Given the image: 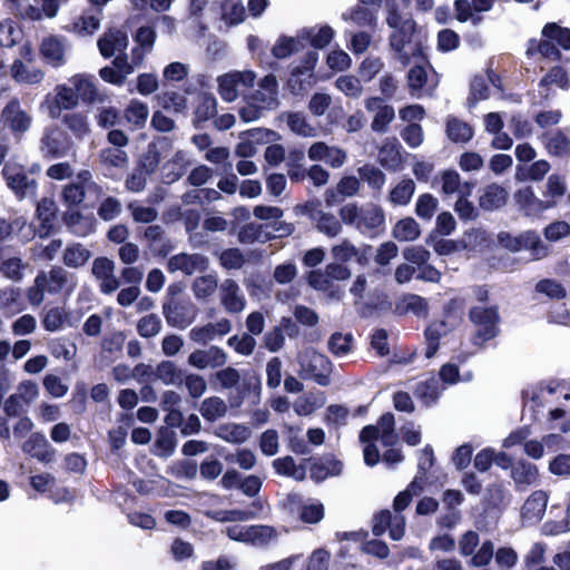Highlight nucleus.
<instances>
[{"label": "nucleus", "mask_w": 570, "mask_h": 570, "mask_svg": "<svg viewBox=\"0 0 570 570\" xmlns=\"http://www.w3.org/2000/svg\"><path fill=\"white\" fill-rule=\"evenodd\" d=\"M68 321V314L65 308L56 306L43 313L42 325L49 332L61 331Z\"/></svg>", "instance_id": "obj_57"}, {"label": "nucleus", "mask_w": 570, "mask_h": 570, "mask_svg": "<svg viewBox=\"0 0 570 570\" xmlns=\"http://www.w3.org/2000/svg\"><path fill=\"white\" fill-rule=\"evenodd\" d=\"M273 466L278 474L293 478L296 481H303L306 476L305 469L297 466L294 459L289 455L274 460Z\"/></svg>", "instance_id": "obj_53"}, {"label": "nucleus", "mask_w": 570, "mask_h": 570, "mask_svg": "<svg viewBox=\"0 0 570 570\" xmlns=\"http://www.w3.org/2000/svg\"><path fill=\"white\" fill-rule=\"evenodd\" d=\"M36 214L37 218L41 222L38 229V235L40 237H46L50 233L52 222L55 220L56 216V204L53 199L42 198L37 205Z\"/></svg>", "instance_id": "obj_38"}, {"label": "nucleus", "mask_w": 570, "mask_h": 570, "mask_svg": "<svg viewBox=\"0 0 570 570\" xmlns=\"http://www.w3.org/2000/svg\"><path fill=\"white\" fill-rule=\"evenodd\" d=\"M414 191V181L412 179H403L390 191V200L396 206H404L410 203Z\"/></svg>", "instance_id": "obj_59"}, {"label": "nucleus", "mask_w": 570, "mask_h": 570, "mask_svg": "<svg viewBox=\"0 0 570 570\" xmlns=\"http://www.w3.org/2000/svg\"><path fill=\"white\" fill-rule=\"evenodd\" d=\"M0 122L13 135L21 136L29 130L32 116L22 108L18 98H11L1 111Z\"/></svg>", "instance_id": "obj_8"}, {"label": "nucleus", "mask_w": 570, "mask_h": 570, "mask_svg": "<svg viewBox=\"0 0 570 570\" xmlns=\"http://www.w3.org/2000/svg\"><path fill=\"white\" fill-rule=\"evenodd\" d=\"M3 176L7 181V186L19 199L36 196L37 181L29 178L20 165L16 163L6 164L3 168Z\"/></svg>", "instance_id": "obj_10"}, {"label": "nucleus", "mask_w": 570, "mask_h": 570, "mask_svg": "<svg viewBox=\"0 0 570 570\" xmlns=\"http://www.w3.org/2000/svg\"><path fill=\"white\" fill-rule=\"evenodd\" d=\"M91 253L81 244H72L68 246L63 253V264L71 268H78L83 266L89 258Z\"/></svg>", "instance_id": "obj_52"}, {"label": "nucleus", "mask_w": 570, "mask_h": 570, "mask_svg": "<svg viewBox=\"0 0 570 570\" xmlns=\"http://www.w3.org/2000/svg\"><path fill=\"white\" fill-rule=\"evenodd\" d=\"M342 463L336 460H325L313 463L309 470L311 479L322 482L328 476H335L342 472Z\"/></svg>", "instance_id": "obj_49"}, {"label": "nucleus", "mask_w": 570, "mask_h": 570, "mask_svg": "<svg viewBox=\"0 0 570 570\" xmlns=\"http://www.w3.org/2000/svg\"><path fill=\"white\" fill-rule=\"evenodd\" d=\"M224 460L229 464H237L243 470H252L257 462L256 454L249 449H238L227 453Z\"/></svg>", "instance_id": "obj_62"}, {"label": "nucleus", "mask_w": 570, "mask_h": 570, "mask_svg": "<svg viewBox=\"0 0 570 570\" xmlns=\"http://www.w3.org/2000/svg\"><path fill=\"white\" fill-rule=\"evenodd\" d=\"M28 267L19 257H4L3 249H0V273L14 282H19L23 277V271Z\"/></svg>", "instance_id": "obj_44"}, {"label": "nucleus", "mask_w": 570, "mask_h": 570, "mask_svg": "<svg viewBox=\"0 0 570 570\" xmlns=\"http://www.w3.org/2000/svg\"><path fill=\"white\" fill-rule=\"evenodd\" d=\"M451 331L450 326L445 321L433 322L425 331V356L428 358L433 357L440 345V340Z\"/></svg>", "instance_id": "obj_35"}, {"label": "nucleus", "mask_w": 570, "mask_h": 570, "mask_svg": "<svg viewBox=\"0 0 570 570\" xmlns=\"http://www.w3.org/2000/svg\"><path fill=\"white\" fill-rule=\"evenodd\" d=\"M100 27V19L96 16L83 13L68 30L78 36H89L96 32Z\"/></svg>", "instance_id": "obj_61"}, {"label": "nucleus", "mask_w": 570, "mask_h": 570, "mask_svg": "<svg viewBox=\"0 0 570 570\" xmlns=\"http://www.w3.org/2000/svg\"><path fill=\"white\" fill-rule=\"evenodd\" d=\"M304 47V41L299 37H279L273 46L272 53L277 59H284L299 51Z\"/></svg>", "instance_id": "obj_47"}, {"label": "nucleus", "mask_w": 570, "mask_h": 570, "mask_svg": "<svg viewBox=\"0 0 570 570\" xmlns=\"http://www.w3.org/2000/svg\"><path fill=\"white\" fill-rule=\"evenodd\" d=\"M298 363L302 371L309 374L320 385L330 384L332 363L325 355L307 348L299 354Z\"/></svg>", "instance_id": "obj_7"}, {"label": "nucleus", "mask_w": 570, "mask_h": 570, "mask_svg": "<svg viewBox=\"0 0 570 570\" xmlns=\"http://www.w3.org/2000/svg\"><path fill=\"white\" fill-rule=\"evenodd\" d=\"M335 31L330 26H321L313 28H305L299 32V37L309 40L314 48H325L334 38Z\"/></svg>", "instance_id": "obj_41"}, {"label": "nucleus", "mask_w": 570, "mask_h": 570, "mask_svg": "<svg viewBox=\"0 0 570 570\" xmlns=\"http://www.w3.org/2000/svg\"><path fill=\"white\" fill-rule=\"evenodd\" d=\"M385 223L384 210L376 204H366L361 207V216L357 222V229L361 232L375 230Z\"/></svg>", "instance_id": "obj_29"}, {"label": "nucleus", "mask_w": 570, "mask_h": 570, "mask_svg": "<svg viewBox=\"0 0 570 570\" xmlns=\"http://www.w3.org/2000/svg\"><path fill=\"white\" fill-rule=\"evenodd\" d=\"M278 82L274 75H267L258 81V87L245 97V106L240 108L239 116L246 122L257 120L263 111L275 109L278 106Z\"/></svg>", "instance_id": "obj_3"}, {"label": "nucleus", "mask_w": 570, "mask_h": 570, "mask_svg": "<svg viewBox=\"0 0 570 570\" xmlns=\"http://www.w3.org/2000/svg\"><path fill=\"white\" fill-rule=\"evenodd\" d=\"M11 76L20 83L37 85L42 81L45 75L39 68L17 60L11 67Z\"/></svg>", "instance_id": "obj_34"}, {"label": "nucleus", "mask_w": 570, "mask_h": 570, "mask_svg": "<svg viewBox=\"0 0 570 570\" xmlns=\"http://www.w3.org/2000/svg\"><path fill=\"white\" fill-rule=\"evenodd\" d=\"M365 109L373 114L371 128L375 132H385L395 117L392 106L385 105L379 97H368L364 100Z\"/></svg>", "instance_id": "obj_17"}, {"label": "nucleus", "mask_w": 570, "mask_h": 570, "mask_svg": "<svg viewBox=\"0 0 570 570\" xmlns=\"http://www.w3.org/2000/svg\"><path fill=\"white\" fill-rule=\"evenodd\" d=\"M246 18V10L239 0H223L220 2V19L227 26H237Z\"/></svg>", "instance_id": "obj_42"}, {"label": "nucleus", "mask_w": 570, "mask_h": 570, "mask_svg": "<svg viewBox=\"0 0 570 570\" xmlns=\"http://www.w3.org/2000/svg\"><path fill=\"white\" fill-rule=\"evenodd\" d=\"M345 21H352L358 27L373 26L375 17L373 12L362 6H356L342 14Z\"/></svg>", "instance_id": "obj_63"}, {"label": "nucleus", "mask_w": 570, "mask_h": 570, "mask_svg": "<svg viewBox=\"0 0 570 570\" xmlns=\"http://www.w3.org/2000/svg\"><path fill=\"white\" fill-rule=\"evenodd\" d=\"M148 115V106L136 99H132L125 109L126 120L135 128H141L146 124Z\"/></svg>", "instance_id": "obj_54"}, {"label": "nucleus", "mask_w": 570, "mask_h": 570, "mask_svg": "<svg viewBox=\"0 0 570 570\" xmlns=\"http://www.w3.org/2000/svg\"><path fill=\"white\" fill-rule=\"evenodd\" d=\"M230 331V321L226 317H222L217 322L193 327L189 331V338L195 343L205 345L218 337L227 335Z\"/></svg>", "instance_id": "obj_20"}, {"label": "nucleus", "mask_w": 570, "mask_h": 570, "mask_svg": "<svg viewBox=\"0 0 570 570\" xmlns=\"http://www.w3.org/2000/svg\"><path fill=\"white\" fill-rule=\"evenodd\" d=\"M386 21L391 28L396 29L390 39L395 59L405 67L412 57L421 58L422 45L415 37V22L411 19L402 20L395 11L390 12Z\"/></svg>", "instance_id": "obj_1"}, {"label": "nucleus", "mask_w": 570, "mask_h": 570, "mask_svg": "<svg viewBox=\"0 0 570 570\" xmlns=\"http://www.w3.org/2000/svg\"><path fill=\"white\" fill-rule=\"evenodd\" d=\"M76 286L77 281L72 274L61 267H52L37 274L33 284L27 291V298L32 306H39L45 301V294H70Z\"/></svg>", "instance_id": "obj_2"}, {"label": "nucleus", "mask_w": 570, "mask_h": 570, "mask_svg": "<svg viewBox=\"0 0 570 570\" xmlns=\"http://www.w3.org/2000/svg\"><path fill=\"white\" fill-rule=\"evenodd\" d=\"M55 92L53 100L47 96L41 104V107L47 108L49 116L53 119L60 116L62 109H71L78 105V97L72 87L58 85Z\"/></svg>", "instance_id": "obj_18"}, {"label": "nucleus", "mask_w": 570, "mask_h": 570, "mask_svg": "<svg viewBox=\"0 0 570 570\" xmlns=\"http://www.w3.org/2000/svg\"><path fill=\"white\" fill-rule=\"evenodd\" d=\"M279 531L271 525H249V543L263 547L278 539Z\"/></svg>", "instance_id": "obj_51"}, {"label": "nucleus", "mask_w": 570, "mask_h": 570, "mask_svg": "<svg viewBox=\"0 0 570 570\" xmlns=\"http://www.w3.org/2000/svg\"><path fill=\"white\" fill-rule=\"evenodd\" d=\"M98 48L105 58L121 55L128 47V37L120 30H110L98 40Z\"/></svg>", "instance_id": "obj_26"}, {"label": "nucleus", "mask_w": 570, "mask_h": 570, "mask_svg": "<svg viewBox=\"0 0 570 570\" xmlns=\"http://www.w3.org/2000/svg\"><path fill=\"white\" fill-rule=\"evenodd\" d=\"M307 156L313 161H325L332 168L342 167L347 158L346 151L336 146H328L323 141H316L311 145Z\"/></svg>", "instance_id": "obj_19"}, {"label": "nucleus", "mask_w": 570, "mask_h": 570, "mask_svg": "<svg viewBox=\"0 0 570 570\" xmlns=\"http://www.w3.org/2000/svg\"><path fill=\"white\" fill-rule=\"evenodd\" d=\"M325 404V395L321 391H309L298 396L293 409L299 416H307L313 414L316 410L323 407Z\"/></svg>", "instance_id": "obj_30"}, {"label": "nucleus", "mask_w": 570, "mask_h": 570, "mask_svg": "<svg viewBox=\"0 0 570 570\" xmlns=\"http://www.w3.org/2000/svg\"><path fill=\"white\" fill-rule=\"evenodd\" d=\"M228 406L219 396H210L205 399L199 407V412L207 421H216L226 415Z\"/></svg>", "instance_id": "obj_46"}, {"label": "nucleus", "mask_w": 570, "mask_h": 570, "mask_svg": "<svg viewBox=\"0 0 570 570\" xmlns=\"http://www.w3.org/2000/svg\"><path fill=\"white\" fill-rule=\"evenodd\" d=\"M401 145L395 138L386 139L380 150V163L389 169H397L402 164Z\"/></svg>", "instance_id": "obj_37"}, {"label": "nucleus", "mask_w": 570, "mask_h": 570, "mask_svg": "<svg viewBox=\"0 0 570 570\" xmlns=\"http://www.w3.org/2000/svg\"><path fill=\"white\" fill-rule=\"evenodd\" d=\"M309 219L315 223L316 229L327 237H336L342 232L340 219L331 213H311Z\"/></svg>", "instance_id": "obj_39"}, {"label": "nucleus", "mask_w": 570, "mask_h": 570, "mask_svg": "<svg viewBox=\"0 0 570 570\" xmlns=\"http://www.w3.org/2000/svg\"><path fill=\"white\" fill-rule=\"evenodd\" d=\"M188 364L197 370L207 367H220L227 363V354L218 346H210L207 350L194 351L187 360Z\"/></svg>", "instance_id": "obj_22"}, {"label": "nucleus", "mask_w": 570, "mask_h": 570, "mask_svg": "<svg viewBox=\"0 0 570 570\" xmlns=\"http://www.w3.org/2000/svg\"><path fill=\"white\" fill-rule=\"evenodd\" d=\"M511 478L518 487H530L539 480L538 468L525 461H520L512 466Z\"/></svg>", "instance_id": "obj_40"}, {"label": "nucleus", "mask_w": 570, "mask_h": 570, "mask_svg": "<svg viewBox=\"0 0 570 570\" xmlns=\"http://www.w3.org/2000/svg\"><path fill=\"white\" fill-rule=\"evenodd\" d=\"M373 533L381 535L389 531L390 538L401 540L405 532V518L399 513L392 514L391 511H381L373 518Z\"/></svg>", "instance_id": "obj_14"}, {"label": "nucleus", "mask_w": 570, "mask_h": 570, "mask_svg": "<svg viewBox=\"0 0 570 570\" xmlns=\"http://www.w3.org/2000/svg\"><path fill=\"white\" fill-rule=\"evenodd\" d=\"M448 137L454 142H466L473 137V129L464 121L450 118L446 122Z\"/></svg>", "instance_id": "obj_56"}, {"label": "nucleus", "mask_w": 570, "mask_h": 570, "mask_svg": "<svg viewBox=\"0 0 570 570\" xmlns=\"http://www.w3.org/2000/svg\"><path fill=\"white\" fill-rule=\"evenodd\" d=\"M480 535L472 530L464 532L459 540V552L462 557H471L469 566L472 568H484L490 564L493 559L494 544L490 540L481 543Z\"/></svg>", "instance_id": "obj_5"}, {"label": "nucleus", "mask_w": 570, "mask_h": 570, "mask_svg": "<svg viewBox=\"0 0 570 570\" xmlns=\"http://www.w3.org/2000/svg\"><path fill=\"white\" fill-rule=\"evenodd\" d=\"M421 234L419 224L412 217H405L399 220L393 227L392 235L400 242H411Z\"/></svg>", "instance_id": "obj_50"}, {"label": "nucleus", "mask_w": 570, "mask_h": 570, "mask_svg": "<svg viewBox=\"0 0 570 570\" xmlns=\"http://www.w3.org/2000/svg\"><path fill=\"white\" fill-rule=\"evenodd\" d=\"M219 289L218 278L214 274H207L196 277L191 283L194 296L203 302H207Z\"/></svg>", "instance_id": "obj_36"}, {"label": "nucleus", "mask_w": 570, "mask_h": 570, "mask_svg": "<svg viewBox=\"0 0 570 570\" xmlns=\"http://www.w3.org/2000/svg\"><path fill=\"white\" fill-rule=\"evenodd\" d=\"M561 441V438L556 434L547 435L542 439V442L537 440L527 441L523 445L524 452L528 456L539 460L544 454V446L550 448L552 444H557Z\"/></svg>", "instance_id": "obj_60"}, {"label": "nucleus", "mask_w": 570, "mask_h": 570, "mask_svg": "<svg viewBox=\"0 0 570 570\" xmlns=\"http://www.w3.org/2000/svg\"><path fill=\"white\" fill-rule=\"evenodd\" d=\"M68 50V40L63 37L55 35L43 38L40 45V53L43 60L56 68L62 66L66 62Z\"/></svg>", "instance_id": "obj_16"}, {"label": "nucleus", "mask_w": 570, "mask_h": 570, "mask_svg": "<svg viewBox=\"0 0 570 570\" xmlns=\"http://www.w3.org/2000/svg\"><path fill=\"white\" fill-rule=\"evenodd\" d=\"M543 144L550 155L567 156L570 154V139L561 131L547 132Z\"/></svg>", "instance_id": "obj_43"}, {"label": "nucleus", "mask_w": 570, "mask_h": 570, "mask_svg": "<svg viewBox=\"0 0 570 570\" xmlns=\"http://www.w3.org/2000/svg\"><path fill=\"white\" fill-rule=\"evenodd\" d=\"M209 267V259L198 253H180L169 258L167 269L169 273L183 272L185 275L202 273Z\"/></svg>", "instance_id": "obj_13"}, {"label": "nucleus", "mask_w": 570, "mask_h": 570, "mask_svg": "<svg viewBox=\"0 0 570 570\" xmlns=\"http://www.w3.org/2000/svg\"><path fill=\"white\" fill-rule=\"evenodd\" d=\"M256 73L253 70H232L217 77V91L220 98L233 102L256 81Z\"/></svg>", "instance_id": "obj_4"}, {"label": "nucleus", "mask_w": 570, "mask_h": 570, "mask_svg": "<svg viewBox=\"0 0 570 570\" xmlns=\"http://www.w3.org/2000/svg\"><path fill=\"white\" fill-rule=\"evenodd\" d=\"M38 395V386L31 381L22 382L17 392L4 402V411L8 415L20 414Z\"/></svg>", "instance_id": "obj_15"}, {"label": "nucleus", "mask_w": 570, "mask_h": 570, "mask_svg": "<svg viewBox=\"0 0 570 570\" xmlns=\"http://www.w3.org/2000/svg\"><path fill=\"white\" fill-rule=\"evenodd\" d=\"M325 515L324 504L315 499H308L301 505L299 520L307 524L320 523Z\"/></svg>", "instance_id": "obj_48"}, {"label": "nucleus", "mask_w": 570, "mask_h": 570, "mask_svg": "<svg viewBox=\"0 0 570 570\" xmlns=\"http://www.w3.org/2000/svg\"><path fill=\"white\" fill-rule=\"evenodd\" d=\"M508 195V190L503 186L492 183L481 190L479 205L485 210L498 209L505 205Z\"/></svg>", "instance_id": "obj_28"}, {"label": "nucleus", "mask_w": 570, "mask_h": 570, "mask_svg": "<svg viewBox=\"0 0 570 570\" xmlns=\"http://www.w3.org/2000/svg\"><path fill=\"white\" fill-rule=\"evenodd\" d=\"M542 37L551 39L564 50H570V29L554 22L547 23L542 29Z\"/></svg>", "instance_id": "obj_58"}, {"label": "nucleus", "mask_w": 570, "mask_h": 570, "mask_svg": "<svg viewBox=\"0 0 570 570\" xmlns=\"http://www.w3.org/2000/svg\"><path fill=\"white\" fill-rule=\"evenodd\" d=\"M70 145L57 127L47 128L41 139V150L49 157H61L68 154Z\"/></svg>", "instance_id": "obj_23"}, {"label": "nucleus", "mask_w": 570, "mask_h": 570, "mask_svg": "<svg viewBox=\"0 0 570 570\" xmlns=\"http://www.w3.org/2000/svg\"><path fill=\"white\" fill-rule=\"evenodd\" d=\"M281 119L298 136L312 138L317 135L316 128L309 124L307 117L302 112H284L281 115Z\"/></svg>", "instance_id": "obj_33"}, {"label": "nucleus", "mask_w": 570, "mask_h": 570, "mask_svg": "<svg viewBox=\"0 0 570 570\" xmlns=\"http://www.w3.org/2000/svg\"><path fill=\"white\" fill-rule=\"evenodd\" d=\"M214 434L225 442L243 444L252 438L253 432L245 424L228 422L216 426Z\"/></svg>", "instance_id": "obj_27"}, {"label": "nucleus", "mask_w": 570, "mask_h": 570, "mask_svg": "<svg viewBox=\"0 0 570 570\" xmlns=\"http://www.w3.org/2000/svg\"><path fill=\"white\" fill-rule=\"evenodd\" d=\"M92 275L99 281L102 293L110 294L119 287V279L115 275V263L107 257H98L92 262Z\"/></svg>", "instance_id": "obj_21"}, {"label": "nucleus", "mask_w": 570, "mask_h": 570, "mask_svg": "<svg viewBox=\"0 0 570 570\" xmlns=\"http://www.w3.org/2000/svg\"><path fill=\"white\" fill-rule=\"evenodd\" d=\"M550 168L551 166L547 160L540 159L534 161L529 167H517L514 177L518 181H539L543 179V177L549 173Z\"/></svg>", "instance_id": "obj_45"}, {"label": "nucleus", "mask_w": 570, "mask_h": 570, "mask_svg": "<svg viewBox=\"0 0 570 570\" xmlns=\"http://www.w3.org/2000/svg\"><path fill=\"white\" fill-rule=\"evenodd\" d=\"M514 197L528 216H537L553 207L557 203L556 200L539 199L531 187H523L519 189Z\"/></svg>", "instance_id": "obj_24"}, {"label": "nucleus", "mask_w": 570, "mask_h": 570, "mask_svg": "<svg viewBox=\"0 0 570 570\" xmlns=\"http://www.w3.org/2000/svg\"><path fill=\"white\" fill-rule=\"evenodd\" d=\"M49 348L55 357L62 358L65 361H71L77 353L76 344L65 337L51 341Z\"/></svg>", "instance_id": "obj_64"}, {"label": "nucleus", "mask_w": 570, "mask_h": 570, "mask_svg": "<svg viewBox=\"0 0 570 570\" xmlns=\"http://www.w3.org/2000/svg\"><path fill=\"white\" fill-rule=\"evenodd\" d=\"M78 179V183H71L63 188V200L70 206L80 204L83 200L86 189L94 185L88 171L81 173Z\"/></svg>", "instance_id": "obj_31"}, {"label": "nucleus", "mask_w": 570, "mask_h": 570, "mask_svg": "<svg viewBox=\"0 0 570 570\" xmlns=\"http://www.w3.org/2000/svg\"><path fill=\"white\" fill-rule=\"evenodd\" d=\"M548 499V493L543 490L532 492L522 507V519L529 523L541 521L547 509Z\"/></svg>", "instance_id": "obj_25"}, {"label": "nucleus", "mask_w": 570, "mask_h": 570, "mask_svg": "<svg viewBox=\"0 0 570 570\" xmlns=\"http://www.w3.org/2000/svg\"><path fill=\"white\" fill-rule=\"evenodd\" d=\"M69 81L72 85L78 99L81 98L83 101L88 102H95L99 99L94 77L85 73H78L71 77Z\"/></svg>", "instance_id": "obj_32"}, {"label": "nucleus", "mask_w": 570, "mask_h": 570, "mask_svg": "<svg viewBox=\"0 0 570 570\" xmlns=\"http://www.w3.org/2000/svg\"><path fill=\"white\" fill-rule=\"evenodd\" d=\"M498 239L502 247L511 252L522 249L530 250L534 259H541L548 254L547 247L540 239V236L533 232H525L518 236L502 232L498 235Z\"/></svg>", "instance_id": "obj_6"}, {"label": "nucleus", "mask_w": 570, "mask_h": 570, "mask_svg": "<svg viewBox=\"0 0 570 570\" xmlns=\"http://www.w3.org/2000/svg\"><path fill=\"white\" fill-rule=\"evenodd\" d=\"M29 7L32 10L35 8V17H22L23 19L31 21H39L43 18H55L59 10L58 0H30Z\"/></svg>", "instance_id": "obj_55"}, {"label": "nucleus", "mask_w": 570, "mask_h": 570, "mask_svg": "<svg viewBox=\"0 0 570 570\" xmlns=\"http://www.w3.org/2000/svg\"><path fill=\"white\" fill-rule=\"evenodd\" d=\"M218 297L227 314L239 315L246 308V297L238 283L232 278H226L219 284Z\"/></svg>", "instance_id": "obj_11"}, {"label": "nucleus", "mask_w": 570, "mask_h": 570, "mask_svg": "<svg viewBox=\"0 0 570 570\" xmlns=\"http://www.w3.org/2000/svg\"><path fill=\"white\" fill-rule=\"evenodd\" d=\"M394 425V415L385 413L381 416L377 425H367L361 431L360 440L363 443H368L374 439H380L384 445H393L397 441Z\"/></svg>", "instance_id": "obj_12"}, {"label": "nucleus", "mask_w": 570, "mask_h": 570, "mask_svg": "<svg viewBox=\"0 0 570 570\" xmlns=\"http://www.w3.org/2000/svg\"><path fill=\"white\" fill-rule=\"evenodd\" d=\"M470 318L476 326L475 344L481 345L497 335L499 315L495 307H474Z\"/></svg>", "instance_id": "obj_9"}]
</instances>
